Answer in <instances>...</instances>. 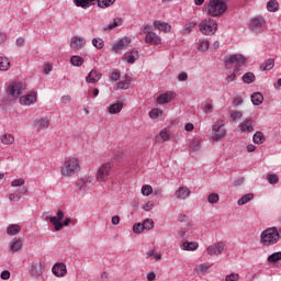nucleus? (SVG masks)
<instances>
[{
    "label": "nucleus",
    "instance_id": "f257e3e1",
    "mask_svg": "<svg viewBox=\"0 0 281 281\" xmlns=\"http://www.w3.org/2000/svg\"><path fill=\"white\" fill-rule=\"evenodd\" d=\"M206 12L210 16H214L218 19V16H223L225 12H227V1L225 0H209L206 5Z\"/></svg>",
    "mask_w": 281,
    "mask_h": 281
},
{
    "label": "nucleus",
    "instance_id": "f03ea898",
    "mask_svg": "<svg viewBox=\"0 0 281 281\" xmlns=\"http://www.w3.org/2000/svg\"><path fill=\"white\" fill-rule=\"evenodd\" d=\"M260 238L265 247H271V245H276L280 240L281 229H278V227L267 228L261 233Z\"/></svg>",
    "mask_w": 281,
    "mask_h": 281
},
{
    "label": "nucleus",
    "instance_id": "7ed1b4c3",
    "mask_svg": "<svg viewBox=\"0 0 281 281\" xmlns=\"http://www.w3.org/2000/svg\"><path fill=\"white\" fill-rule=\"evenodd\" d=\"M80 170V161L78 158L69 157L64 161V166L60 169L63 177H71V175H76Z\"/></svg>",
    "mask_w": 281,
    "mask_h": 281
},
{
    "label": "nucleus",
    "instance_id": "20e7f679",
    "mask_svg": "<svg viewBox=\"0 0 281 281\" xmlns=\"http://www.w3.org/2000/svg\"><path fill=\"white\" fill-rule=\"evenodd\" d=\"M75 5L77 8H82L87 10V8H91V5L98 4L99 8H111L115 0H74Z\"/></svg>",
    "mask_w": 281,
    "mask_h": 281
},
{
    "label": "nucleus",
    "instance_id": "39448f33",
    "mask_svg": "<svg viewBox=\"0 0 281 281\" xmlns=\"http://www.w3.org/2000/svg\"><path fill=\"white\" fill-rule=\"evenodd\" d=\"M199 30L205 36H212L213 34H216L218 23H216V20L214 19H206L199 24Z\"/></svg>",
    "mask_w": 281,
    "mask_h": 281
},
{
    "label": "nucleus",
    "instance_id": "423d86ee",
    "mask_svg": "<svg viewBox=\"0 0 281 281\" xmlns=\"http://www.w3.org/2000/svg\"><path fill=\"white\" fill-rule=\"evenodd\" d=\"M224 63L226 66L235 65V71H240V68L245 67V63H247V58L241 54H234L231 56H226L224 58Z\"/></svg>",
    "mask_w": 281,
    "mask_h": 281
},
{
    "label": "nucleus",
    "instance_id": "0eeeda50",
    "mask_svg": "<svg viewBox=\"0 0 281 281\" xmlns=\"http://www.w3.org/2000/svg\"><path fill=\"white\" fill-rule=\"evenodd\" d=\"M25 92V83L23 82H13L8 88V95L12 98V100H16L19 95Z\"/></svg>",
    "mask_w": 281,
    "mask_h": 281
},
{
    "label": "nucleus",
    "instance_id": "6e6552de",
    "mask_svg": "<svg viewBox=\"0 0 281 281\" xmlns=\"http://www.w3.org/2000/svg\"><path fill=\"white\" fill-rule=\"evenodd\" d=\"M112 168L113 165L111 162L101 165L97 170V181H109Z\"/></svg>",
    "mask_w": 281,
    "mask_h": 281
},
{
    "label": "nucleus",
    "instance_id": "1a4fd4ad",
    "mask_svg": "<svg viewBox=\"0 0 281 281\" xmlns=\"http://www.w3.org/2000/svg\"><path fill=\"white\" fill-rule=\"evenodd\" d=\"M250 30L254 34H262L265 32V18L255 16L250 20Z\"/></svg>",
    "mask_w": 281,
    "mask_h": 281
},
{
    "label": "nucleus",
    "instance_id": "9d476101",
    "mask_svg": "<svg viewBox=\"0 0 281 281\" xmlns=\"http://www.w3.org/2000/svg\"><path fill=\"white\" fill-rule=\"evenodd\" d=\"M95 178L93 176H88L86 178H81L77 182V190H80V192H87L89 189V186H95Z\"/></svg>",
    "mask_w": 281,
    "mask_h": 281
},
{
    "label": "nucleus",
    "instance_id": "9b49d317",
    "mask_svg": "<svg viewBox=\"0 0 281 281\" xmlns=\"http://www.w3.org/2000/svg\"><path fill=\"white\" fill-rule=\"evenodd\" d=\"M224 249H225V243L218 241L216 244L209 246L206 248V252L209 254V256H221Z\"/></svg>",
    "mask_w": 281,
    "mask_h": 281
},
{
    "label": "nucleus",
    "instance_id": "f8f14e48",
    "mask_svg": "<svg viewBox=\"0 0 281 281\" xmlns=\"http://www.w3.org/2000/svg\"><path fill=\"white\" fill-rule=\"evenodd\" d=\"M177 98V93L173 91H167L160 95L157 97V104H168L172 102Z\"/></svg>",
    "mask_w": 281,
    "mask_h": 281
},
{
    "label": "nucleus",
    "instance_id": "ddd939ff",
    "mask_svg": "<svg viewBox=\"0 0 281 281\" xmlns=\"http://www.w3.org/2000/svg\"><path fill=\"white\" fill-rule=\"evenodd\" d=\"M63 218H65V213L61 210L57 212V217H49V222L54 225L56 232H60V229H63V223L60 222Z\"/></svg>",
    "mask_w": 281,
    "mask_h": 281
},
{
    "label": "nucleus",
    "instance_id": "4468645a",
    "mask_svg": "<svg viewBox=\"0 0 281 281\" xmlns=\"http://www.w3.org/2000/svg\"><path fill=\"white\" fill-rule=\"evenodd\" d=\"M52 271L56 278H65L67 276V265L57 262L53 266Z\"/></svg>",
    "mask_w": 281,
    "mask_h": 281
},
{
    "label": "nucleus",
    "instance_id": "2eb2a0df",
    "mask_svg": "<svg viewBox=\"0 0 281 281\" xmlns=\"http://www.w3.org/2000/svg\"><path fill=\"white\" fill-rule=\"evenodd\" d=\"M87 45V40L80 36H72L70 38V47L74 48L76 52L82 49Z\"/></svg>",
    "mask_w": 281,
    "mask_h": 281
},
{
    "label": "nucleus",
    "instance_id": "dca6fc26",
    "mask_svg": "<svg viewBox=\"0 0 281 281\" xmlns=\"http://www.w3.org/2000/svg\"><path fill=\"white\" fill-rule=\"evenodd\" d=\"M239 133H254V121L251 119L245 120L238 125Z\"/></svg>",
    "mask_w": 281,
    "mask_h": 281
},
{
    "label": "nucleus",
    "instance_id": "f3484780",
    "mask_svg": "<svg viewBox=\"0 0 281 281\" xmlns=\"http://www.w3.org/2000/svg\"><path fill=\"white\" fill-rule=\"evenodd\" d=\"M102 74L98 72L95 69H92L86 77V82H88V85H95V82H100Z\"/></svg>",
    "mask_w": 281,
    "mask_h": 281
},
{
    "label": "nucleus",
    "instance_id": "a211bd4d",
    "mask_svg": "<svg viewBox=\"0 0 281 281\" xmlns=\"http://www.w3.org/2000/svg\"><path fill=\"white\" fill-rule=\"evenodd\" d=\"M127 45H131V38L123 37L122 40L113 44L112 49L117 54V52H122V49H124V47H127Z\"/></svg>",
    "mask_w": 281,
    "mask_h": 281
},
{
    "label": "nucleus",
    "instance_id": "6ab92c4d",
    "mask_svg": "<svg viewBox=\"0 0 281 281\" xmlns=\"http://www.w3.org/2000/svg\"><path fill=\"white\" fill-rule=\"evenodd\" d=\"M145 43L148 45H161V37L157 33H148L145 35Z\"/></svg>",
    "mask_w": 281,
    "mask_h": 281
},
{
    "label": "nucleus",
    "instance_id": "aec40b11",
    "mask_svg": "<svg viewBox=\"0 0 281 281\" xmlns=\"http://www.w3.org/2000/svg\"><path fill=\"white\" fill-rule=\"evenodd\" d=\"M34 126H35L36 131H45V128L49 127V119L38 117L35 120Z\"/></svg>",
    "mask_w": 281,
    "mask_h": 281
},
{
    "label": "nucleus",
    "instance_id": "412c9836",
    "mask_svg": "<svg viewBox=\"0 0 281 281\" xmlns=\"http://www.w3.org/2000/svg\"><path fill=\"white\" fill-rule=\"evenodd\" d=\"M12 188H19L18 192L19 194H25L27 192V188L25 187V180L23 179H15L11 182Z\"/></svg>",
    "mask_w": 281,
    "mask_h": 281
},
{
    "label": "nucleus",
    "instance_id": "4be33fe9",
    "mask_svg": "<svg viewBox=\"0 0 281 281\" xmlns=\"http://www.w3.org/2000/svg\"><path fill=\"white\" fill-rule=\"evenodd\" d=\"M190 189L188 187H181L175 192L176 199H179L180 201H186L188 196H190Z\"/></svg>",
    "mask_w": 281,
    "mask_h": 281
},
{
    "label": "nucleus",
    "instance_id": "5701e85b",
    "mask_svg": "<svg viewBox=\"0 0 281 281\" xmlns=\"http://www.w3.org/2000/svg\"><path fill=\"white\" fill-rule=\"evenodd\" d=\"M36 102V94L31 93L23 97H20V104H23L24 106H30Z\"/></svg>",
    "mask_w": 281,
    "mask_h": 281
},
{
    "label": "nucleus",
    "instance_id": "b1692460",
    "mask_svg": "<svg viewBox=\"0 0 281 281\" xmlns=\"http://www.w3.org/2000/svg\"><path fill=\"white\" fill-rule=\"evenodd\" d=\"M122 109H124V103L116 102L108 108V112L110 113V115H117V113H121Z\"/></svg>",
    "mask_w": 281,
    "mask_h": 281
},
{
    "label": "nucleus",
    "instance_id": "393cba45",
    "mask_svg": "<svg viewBox=\"0 0 281 281\" xmlns=\"http://www.w3.org/2000/svg\"><path fill=\"white\" fill-rule=\"evenodd\" d=\"M154 26L160 32H170V30H172V26L170 24L161 21H155Z\"/></svg>",
    "mask_w": 281,
    "mask_h": 281
},
{
    "label": "nucleus",
    "instance_id": "a878e982",
    "mask_svg": "<svg viewBox=\"0 0 281 281\" xmlns=\"http://www.w3.org/2000/svg\"><path fill=\"white\" fill-rule=\"evenodd\" d=\"M139 58V53L137 50H133L131 53H126L124 55V59L126 60V63H128L130 65H133L135 63V60H137Z\"/></svg>",
    "mask_w": 281,
    "mask_h": 281
},
{
    "label": "nucleus",
    "instance_id": "bb28decb",
    "mask_svg": "<svg viewBox=\"0 0 281 281\" xmlns=\"http://www.w3.org/2000/svg\"><path fill=\"white\" fill-rule=\"evenodd\" d=\"M181 249L184 251H196V249H199V244L195 241H184Z\"/></svg>",
    "mask_w": 281,
    "mask_h": 281
},
{
    "label": "nucleus",
    "instance_id": "cd10ccee",
    "mask_svg": "<svg viewBox=\"0 0 281 281\" xmlns=\"http://www.w3.org/2000/svg\"><path fill=\"white\" fill-rule=\"evenodd\" d=\"M276 67V61L271 58L266 59L265 63L260 65L261 71H270V69H273Z\"/></svg>",
    "mask_w": 281,
    "mask_h": 281
},
{
    "label": "nucleus",
    "instance_id": "c85d7f7f",
    "mask_svg": "<svg viewBox=\"0 0 281 281\" xmlns=\"http://www.w3.org/2000/svg\"><path fill=\"white\" fill-rule=\"evenodd\" d=\"M21 232V226L19 224H10L7 227V234L8 236H16Z\"/></svg>",
    "mask_w": 281,
    "mask_h": 281
},
{
    "label": "nucleus",
    "instance_id": "c756f323",
    "mask_svg": "<svg viewBox=\"0 0 281 281\" xmlns=\"http://www.w3.org/2000/svg\"><path fill=\"white\" fill-rule=\"evenodd\" d=\"M263 101H265V97L260 92H255L251 95V102L252 104H255V106H260V104H262Z\"/></svg>",
    "mask_w": 281,
    "mask_h": 281
},
{
    "label": "nucleus",
    "instance_id": "7c9ffc66",
    "mask_svg": "<svg viewBox=\"0 0 281 281\" xmlns=\"http://www.w3.org/2000/svg\"><path fill=\"white\" fill-rule=\"evenodd\" d=\"M70 64L72 67H82V65H85V58L74 55L70 57Z\"/></svg>",
    "mask_w": 281,
    "mask_h": 281
},
{
    "label": "nucleus",
    "instance_id": "2f4dec72",
    "mask_svg": "<svg viewBox=\"0 0 281 281\" xmlns=\"http://www.w3.org/2000/svg\"><path fill=\"white\" fill-rule=\"evenodd\" d=\"M10 251H19V249H21V247H23V241H21V239H12L10 241Z\"/></svg>",
    "mask_w": 281,
    "mask_h": 281
},
{
    "label": "nucleus",
    "instance_id": "473e14b6",
    "mask_svg": "<svg viewBox=\"0 0 281 281\" xmlns=\"http://www.w3.org/2000/svg\"><path fill=\"white\" fill-rule=\"evenodd\" d=\"M1 144H4V146H10L11 144H14V136L12 134H4L0 138Z\"/></svg>",
    "mask_w": 281,
    "mask_h": 281
},
{
    "label": "nucleus",
    "instance_id": "72a5a7b5",
    "mask_svg": "<svg viewBox=\"0 0 281 281\" xmlns=\"http://www.w3.org/2000/svg\"><path fill=\"white\" fill-rule=\"evenodd\" d=\"M268 12H278L280 10V3L277 0H270L267 4Z\"/></svg>",
    "mask_w": 281,
    "mask_h": 281
},
{
    "label": "nucleus",
    "instance_id": "f704fd0d",
    "mask_svg": "<svg viewBox=\"0 0 281 281\" xmlns=\"http://www.w3.org/2000/svg\"><path fill=\"white\" fill-rule=\"evenodd\" d=\"M241 80L245 82V85H251V82H256V75H254V72H246L241 77Z\"/></svg>",
    "mask_w": 281,
    "mask_h": 281
},
{
    "label": "nucleus",
    "instance_id": "c9c22d12",
    "mask_svg": "<svg viewBox=\"0 0 281 281\" xmlns=\"http://www.w3.org/2000/svg\"><path fill=\"white\" fill-rule=\"evenodd\" d=\"M252 199L254 193H247L237 201V205H247V203H249V201H252Z\"/></svg>",
    "mask_w": 281,
    "mask_h": 281
},
{
    "label": "nucleus",
    "instance_id": "e433bc0d",
    "mask_svg": "<svg viewBox=\"0 0 281 281\" xmlns=\"http://www.w3.org/2000/svg\"><path fill=\"white\" fill-rule=\"evenodd\" d=\"M254 144H263L265 134L262 132H256L252 136Z\"/></svg>",
    "mask_w": 281,
    "mask_h": 281
},
{
    "label": "nucleus",
    "instance_id": "4c0bfd02",
    "mask_svg": "<svg viewBox=\"0 0 281 281\" xmlns=\"http://www.w3.org/2000/svg\"><path fill=\"white\" fill-rule=\"evenodd\" d=\"M226 133H227V131H225V130H220V132H213V134H212L213 142H221V139H223V137H225Z\"/></svg>",
    "mask_w": 281,
    "mask_h": 281
},
{
    "label": "nucleus",
    "instance_id": "58836bf2",
    "mask_svg": "<svg viewBox=\"0 0 281 281\" xmlns=\"http://www.w3.org/2000/svg\"><path fill=\"white\" fill-rule=\"evenodd\" d=\"M10 69V60L5 57H0V71H8Z\"/></svg>",
    "mask_w": 281,
    "mask_h": 281
},
{
    "label": "nucleus",
    "instance_id": "ea45409f",
    "mask_svg": "<svg viewBox=\"0 0 281 281\" xmlns=\"http://www.w3.org/2000/svg\"><path fill=\"white\" fill-rule=\"evenodd\" d=\"M194 27H196V21L195 20L189 21L184 26L183 34H190V32H192Z\"/></svg>",
    "mask_w": 281,
    "mask_h": 281
},
{
    "label": "nucleus",
    "instance_id": "a19ab883",
    "mask_svg": "<svg viewBox=\"0 0 281 281\" xmlns=\"http://www.w3.org/2000/svg\"><path fill=\"white\" fill-rule=\"evenodd\" d=\"M223 126H225V121L218 120L217 122H215V123L212 125V131H213V133L220 132V131H225V130L223 128Z\"/></svg>",
    "mask_w": 281,
    "mask_h": 281
},
{
    "label": "nucleus",
    "instance_id": "79ce46f5",
    "mask_svg": "<svg viewBox=\"0 0 281 281\" xmlns=\"http://www.w3.org/2000/svg\"><path fill=\"white\" fill-rule=\"evenodd\" d=\"M164 115V112L159 109H153L149 111V117L151 120H157V117H161Z\"/></svg>",
    "mask_w": 281,
    "mask_h": 281
},
{
    "label": "nucleus",
    "instance_id": "37998d69",
    "mask_svg": "<svg viewBox=\"0 0 281 281\" xmlns=\"http://www.w3.org/2000/svg\"><path fill=\"white\" fill-rule=\"evenodd\" d=\"M198 49L200 52H207L210 49V42L202 40L199 42Z\"/></svg>",
    "mask_w": 281,
    "mask_h": 281
},
{
    "label": "nucleus",
    "instance_id": "c03bdc74",
    "mask_svg": "<svg viewBox=\"0 0 281 281\" xmlns=\"http://www.w3.org/2000/svg\"><path fill=\"white\" fill-rule=\"evenodd\" d=\"M267 180L271 186H276L278 181H280V178L276 173H270L268 175Z\"/></svg>",
    "mask_w": 281,
    "mask_h": 281
},
{
    "label": "nucleus",
    "instance_id": "a18cd8bd",
    "mask_svg": "<svg viewBox=\"0 0 281 281\" xmlns=\"http://www.w3.org/2000/svg\"><path fill=\"white\" fill-rule=\"evenodd\" d=\"M128 85H131V78L126 77L125 80L117 82V89H128Z\"/></svg>",
    "mask_w": 281,
    "mask_h": 281
},
{
    "label": "nucleus",
    "instance_id": "49530a36",
    "mask_svg": "<svg viewBox=\"0 0 281 281\" xmlns=\"http://www.w3.org/2000/svg\"><path fill=\"white\" fill-rule=\"evenodd\" d=\"M142 194H143V196H150V194H153V187L149 184L143 186Z\"/></svg>",
    "mask_w": 281,
    "mask_h": 281
},
{
    "label": "nucleus",
    "instance_id": "de8ad7c7",
    "mask_svg": "<svg viewBox=\"0 0 281 281\" xmlns=\"http://www.w3.org/2000/svg\"><path fill=\"white\" fill-rule=\"evenodd\" d=\"M142 224L144 229H153L155 227V222L150 218L145 220Z\"/></svg>",
    "mask_w": 281,
    "mask_h": 281
},
{
    "label": "nucleus",
    "instance_id": "09e8293b",
    "mask_svg": "<svg viewBox=\"0 0 281 281\" xmlns=\"http://www.w3.org/2000/svg\"><path fill=\"white\" fill-rule=\"evenodd\" d=\"M92 45L97 49H102V47H104V41L102 38H93L92 40Z\"/></svg>",
    "mask_w": 281,
    "mask_h": 281
},
{
    "label": "nucleus",
    "instance_id": "8fccbe9b",
    "mask_svg": "<svg viewBox=\"0 0 281 281\" xmlns=\"http://www.w3.org/2000/svg\"><path fill=\"white\" fill-rule=\"evenodd\" d=\"M159 136L161 137L162 142H168L170 139V132L167 128L160 131Z\"/></svg>",
    "mask_w": 281,
    "mask_h": 281
},
{
    "label": "nucleus",
    "instance_id": "3c124183",
    "mask_svg": "<svg viewBox=\"0 0 281 281\" xmlns=\"http://www.w3.org/2000/svg\"><path fill=\"white\" fill-rule=\"evenodd\" d=\"M269 262H278L281 260V251L274 252L268 257Z\"/></svg>",
    "mask_w": 281,
    "mask_h": 281
},
{
    "label": "nucleus",
    "instance_id": "603ef678",
    "mask_svg": "<svg viewBox=\"0 0 281 281\" xmlns=\"http://www.w3.org/2000/svg\"><path fill=\"white\" fill-rule=\"evenodd\" d=\"M207 201H209V203H211V204L217 203V202L220 201V196H218L217 193H211V194H209V196H207Z\"/></svg>",
    "mask_w": 281,
    "mask_h": 281
},
{
    "label": "nucleus",
    "instance_id": "864d4df0",
    "mask_svg": "<svg viewBox=\"0 0 281 281\" xmlns=\"http://www.w3.org/2000/svg\"><path fill=\"white\" fill-rule=\"evenodd\" d=\"M144 224L142 223H137V224H134L133 226V232L134 234H142V232H144Z\"/></svg>",
    "mask_w": 281,
    "mask_h": 281
},
{
    "label": "nucleus",
    "instance_id": "5fc2aeb1",
    "mask_svg": "<svg viewBox=\"0 0 281 281\" xmlns=\"http://www.w3.org/2000/svg\"><path fill=\"white\" fill-rule=\"evenodd\" d=\"M240 280V274L238 273H231L225 277V281H238Z\"/></svg>",
    "mask_w": 281,
    "mask_h": 281
},
{
    "label": "nucleus",
    "instance_id": "6e6d98bb",
    "mask_svg": "<svg viewBox=\"0 0 281 281\" xmlns=\"http://www.w3.org/2000/svg\"><path fill=\"white\" fill-rule=\"evenodd\" d=\"M147 256L149 258H153L154 260H159L161 258V255L156 252L155 250L150 249L147 251Z\"/></svg>",
    "mask_w": 281,
    "mask_h": 281
},
{
    "label": "nucleus",
    "instance_id": "4d7b16f0",
    "mask_svg": "<svg viewBox=\"0 0 281 281\" xmlns=\"http://www.w3.org/2000/svg\"><path fill=\"white\" fill-rule=\"evenodd\" d=\"M190 148L191 150H200L201 149V142L199 140H192L191 144H190Z\"/></svg>",
    "mask_w": 281,
    "mask_h": 281
},
{
    "label": "nucleus",
    "instance_id": "13d9d810",
    "mask_svg": "<svg viewBox=\"0 0 281 281\" xmlns=\"http://www.w3.org/2000/svg\"><path fill=\"white\" fill-rule=\"evenodd\" d=\"M153 207H155V203L153 201H148L144 204L143 210L145 212H150V210H153Z\"/></svg>",
    "mask_w": 281,
    "mask_h": 281
},
{
    "label": "nucleus",
    "instance_id": "bf43d9fd",
    "mask_svg": "<svg viewBox=\"0 0 281 281\" xmlns=\"http://www.w3.org/2000/svg\"><path fill=\"white\" fill-rule=\"evenodd\" d=\"M113 27H120L124 21L122 18H114L113 21L111 22Z\"/></svg>",
    "mask_w": 281,
    "mask_h": 281
},
{
    "label": "nucleus",
    "instance_id": "052dcab7",
    "mask_svg": "<svg viewBox=\"0 0 281 281\" xmlns=\"http://www.w3.org/2000/svg\"><path fill=\"white\" fill-rule=\"evenodd\" d=\"M232 120L235 122V120H240L243 117V112L236 111L231 114Z\"/></svg>",
    "mask_w": 281,
    "mask_h": 281
},
{
    "label": "nucleus",
    "instance_id": "680f3d73",
    "mask_svg": "<svg viewBox=\"0 0 281 281\" xmlns=\"http://www.w3.org/2000/svg\"><path fill=\"white\" fill-rule=\"evenodd\" d=\"M101 30L102 32H111V30H115V27L113 26L112 22H110L109 24H104Z\"/></svg>",
    "mask_w": 281,
    "mask_h": 281
},
{
    "label": "nucleus",
    "instance_id": "e2e57ef3",
    "mask_svg": "<svg viewBox=\"0 0 281 281\" xmlns=\"http://www.w3.org/2000/svg\"><path fill=\"white\" fill-rule=\"evenodd\" d=\"M178 80H179V82H186V80H188V74L187 72L179 74Z\"/></svg>",
    "mask_w": 281,
    "mask_h": 281
},
{
    "label": "nucleus",
    "instance_id": "0e129e2a",
    "mask_svg": "<svg viewBox=\"0 0 281 281\" xmlns=\"http://www.w3.org/2000/svg\"><path fill=\"white\" fill-rule=\"evenodd\" d=\"M111 80H113V82H117V80H120V72L119 71H113L111 74Z\"/></svg>",
    "mask_w": 281,
    "mask_h": 281
},
{
    "label": "nucleus",
    "instance_id": "69168bd1",
    "mask_svg": "<svg viewBox=\"0 0 281 281\" xmlns=\"http://www.w3.org/2000/svg\"><path fill=\"white\" fill-rule=\"evenodd\" d=\"M0 278L2 280H10V271H8V270L2 271L0 274Z\"/></svg>",
    "mask_w": 281,
    "mask_h": 281
},
{
    "label": "nucleus",
    "instance_id": "338daca9",
    "mask_svg": "<svg viewBox=\"0 0 281 281\" xmlns=\"http://www.w3.org/2000/svg\"><path fill=\"white\" fill-rule=\"evenodd\" d=\"M31 276H34L35 278H38V276H41V271L36 269V266H32Z\"/></svg>",
    "mask_w": 281,
    "mask_h": 281
},
{
    "label": "nucleus",
    "instance_id": "774afa93",
    "mask_svg": "<svg viewBox=\"0 0 281 281\" xmlns=\"http://www.w3.org/2000/svg\"><path fill=\"white\" fill-rule=\"evenodd\" d=\"M235 80H236V72H233L226 77V82H234Z\"/></svg>",
    "mask_w": 281,
    "mask_h": 281
}]
</instances>
